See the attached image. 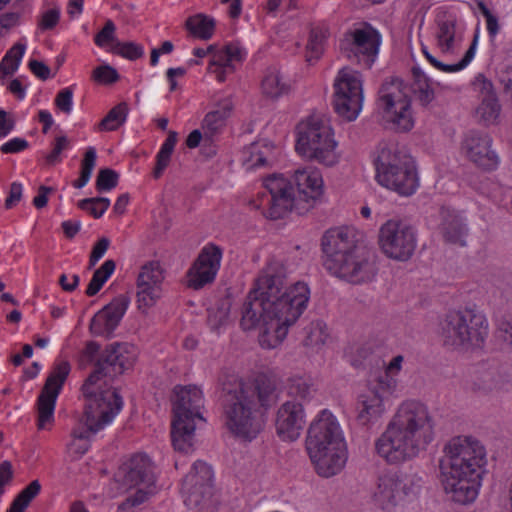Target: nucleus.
<instances>
[{
	"label": "nucleus",
	"mask_w": 512,
	"mask_h": 512,
	"mask_svg": "<svg viewBox=\"0 0 512 512\" xmlns=\"http://www.w3.org/2000/svg\"><path fill=\"white\" fill-rule=\"evenodd\" d=\"M309 299L307 283L297 281L288 285L286 266L281 260L271 258L259 272L254 288L243 303L240 325L244 330L261 326L260 345L276 348L303 314Z\"/></svg>",
	"instance_id": "1"
},
{
	"label": "nucleus",
	"mask_w": 512,
	"mask_h": 512,
	"mask_svg": "<svg viewBox=\"0 0 512 512\" xmlns=\"http://www.w3.org/2000/svg\"><path fill=\"white\" fill-rule=\"evenodd\" d=\"M218 385L225 427L239 438H256L262 428L260 410H267L277 400L275 384L264 375L245 382L234 372L223 370Z\"/></svg>",
	"instance_id": "2"
},
{
	"label": "nucleus",
	"mask_w": 512,
	"mask_h": 512,
	"mask_svg": "<svg viewBox=\"0 0 512 512\" xmlns=\"http://www.w3.org/2000/svg\"><path fill=\"white\" fill-rule=\"evenodd\" d=\"M128 345L113 344L96 363L95 370L89 375L82 391L87 398L85 409L79 423L73 428V440L89 441L91 436L112 422L122 408L123 401L116 389L102 390L97 383L104 377L113 379L129 369L132 356Z\"/></svg>",
	"instance_id": "3"
},
{
	"label": "nucleus",
	"mask_w": 512,
	"mask_h": 512,
	"mask_svg": "<svg viewBox=\"0 0 512 512\" xmlns=\"http://www.w3.org/2000/svg\"><path fill=\"white\" fill-rule=\"evenodd\" d=\"M434 423L426 405L403 402L375 442L377 454L390 464L415 458L433 440Z\"/></svg>",
	"instance_id": "4"
},
{
	"label": "nucleus",
	"mask_w": 512,
	"mask_h": 512,
	"mask_svg": "<svg viewBox=\"0 0 512 512\" xmlns=\"http://www.w3.org/2000/svg\"><path fill=\"white\" fill-rule=\"evenodd\" d=\"M439 461L440 480L454 502H473L481 485L482 468L486 464V451L472 437H455L444 448Z\"/></svg>",
	"instance_id": "5"
},
{
	"label": "nucleus",
	"mask_w": 512,
	"mask_h": 512,
	"mask_svg": "<svg viewBox=\"0 0 512 512\" xmlns=\"http://www.w3.org/2000/svg\"><path fill=\"white\" fill-rule=\"evenodd\" d=\"M323 266L338 278L353 284L370 282L377 274L375 254L360 245L355 229L336 227L321 238Z\"/></svg>",
	"instance_id": "6"
},
{
	"label": "nucleus",
	"mask_w": 512,
	"mask_h": 512,
	"mask_svg": "<svg viewBox=\"0 0 512 512\" xmlns=\"http://www.w3.org/2000/svg\"><path fill=\"white\" fill-rule=\"evenodd\" d=\"M306 450L319 476L338 474L346 463L345 443L340 425L328 410L320 412L310 424Z\"/></svg>",
	"instance_id": "7"
},
{
	"label": "nucleus",
	"mask_w": 512,
	"mask_h": 512,
	"mask_svg": "<svg viewBox=\"0 0 512 512\" xmlns=\"http://www.w3.org/2000/svg\"><path fill=\"white\" fill-rule=\"evenodd\" d=\"M173 402L174 418L171 439L175 450L188 452L192 447L195 432V419L204 420L200 409L204 405L203 394L195 385L176 386Z\"/></svg>",
	"instance_id": "8"
},
{
	"label": "nucleus",
	"mask_w": 512,
	"mask_h": 512,
	"mask_svg": "<svg viewBox=\"0 0 512 512\" xmlns=\"http://www.w3.org/2000/svg\"><path fill=\"white\" fill-rule=\"evenodd\" d=\"M376 179L399 195L410 196L418 187L412 158L394 147H383L375 160Z\"/></svg>",
	"instance_id": "9"
},
{
	"label": "nucleus",
	"mask_w": 512,
	"mask_h": 512,
	"mask_svg": "<svg viewBox=\"0 0 512 512\" xmlns=\"http://www.w3.org/2000/svg\"><path fill=\"white\" fill-rule=\"evenodd\" d=\"M297 153L325 166H333L338 162L337 143L333 131L326 120L311 116L297 126Z\"/></svg>",
	"instance_id": "10"
},
{
	"label": "nucleus",
	"mask_w": 512,
	"mask_h": 512,
	"mask_svg": "<svg viewBox=\"0 0 512 512\" xmlns=\"http://www.w3.org/2000/svg\"><path fill=\"white\" fill-rule=\"evenodd\" d=\"M441 335L445 345L479 348L488 335V322L482 313L472 309L452 311L441 322Z\"/></svg>",
	"instance_id": "11"
},
{
	"label": "nucleus",
	"mask_w": 512,
	"mask_h": 512,
	"mask_svg": "<svg viewBox=\"0 0 512 512\" xmlns=\"http://www.w3.org/2000/svg\"><path fill=\"white\" fill-rule=\"evenodd\" d=\"M122 484L127 488H137L119 505V509L128 510L143 504L157 492L155 475L150 459L145 454H135L123 465Z\"/></svg>",
	"instance_id": "12"
},
{
	"label": "nucleus",
	"mask_w": 512,
	"mask_h": 512,
	"mask_svg": "<svg viewBox=\"0 0 512 512\" xmlns=\"http://www.w3.org/2000/svg\"><path fill=\"white\" fill-rule=\"evenodd\" d=\"M332 105L343 119L353 121L359 115L363 102V80L359 72L343 68L333 84Z\"/></svg>",
	"instance_id": "13"
},
{
	"label": "nucleus",
	"mask_w": 512,
	"mask_h": 512,
	"mask_svg": "<svg viewBox=\"0 0 512 512\" xmlns=\"http://www.w3.org/2000/svg\"><path fill=\"white\" fill-rule=\"evenodd\" d=\"M402 85L399 79L384 82L379 89L378 107L397 129L409 131L413 127L411 101L402 91Z\"/></svg>",
	"instance_id": "14"
},
{
	"label": "nucleus",
	"mask_w": 512,
	"mask_h": 512,
	"mask_svg": "<svg viewBox=\"0 0 512 512\" xmlns=\"http://www.w3.org/2000/svg\"><path fill=\"white\" fill-rule=\"evenodd\" d=\"M416 243L414 229L400 220H388L380 228V247L383 253L391 259L409 260L415 251Z\"/></svg>",
	"instance_id": "15"
},
{
	"label": "nucleus",
	"mask_w": 512,
	"mask_h": 512,
	"mask_svg": "<svg viewBox=\"0 0 512 512\" xmlns=\"http://www.w3.org/2000/svg\"><path fill=\"white\" fill-rule=\"evenodd\" d=\"M68 361L56 363L49 373L36 402L37 428L49 429L54 421L56 400L70 373Z\"/></svg>",
	"instance_id": "16"
},
{
	"label": "nucleus",
	"mask_w": 512,
	"mask_h": 512,
	"mask_svg": "<svg viewBox=\"0 0 512 512\" xmlns=\"http://www.w3.org/2000/svg\"><path fill=\"white\" fill-rule=\"evenodd\" d=\"M396 380L387 375L379 376L369 389L359 395L357 400V420L362 425L376 422L385 412L384 399L392 394Z\"/></svg>",
	"instance_id": "17"
},
{
	"label": "nucleus",
	"mask_w": 512,
	"mask_h": 512,
	"mask_svg": "<svg viewBox=\"0 0 512 512\" xmlns=\"http://www.w3.org/2000/svg\"><path fill=\"white\" fill-rule=\"evenodd\" d=\"M293 185L294 212L304 215L320 202L323 195V180L316 170L307 168L295 171L291 180Z\"/></svg>",
	"instance_id": "18"
},
{
	"label": "nucleus",
	"mask_w": 512,
	"mask_h": 512,
	"mask_svg": "<svg viewBox=\"0 0 512 512\" xmlns=\"http://www.w3.org/2000/svg\"><path fill=\"white\" fill-rule=\"evenodd\" d=\"M213 471L203 461H196L182 482V496L189 508L204 506L213 493Z\"/></svg>",
	"instance_id": "19"
},
{
	"label": "nucleus",
	"mask_w": 512,
	"mask_h": 512,
	"mask_svg": "<svg viewBox=\"0 0 512 512\" xmlns=\"http://www.w3.org/2000/svg\"><path fill=\"white\" fill-rule=\"evenodd\" d=\"M349 35V47H342L344 55L349 60L370 69L379 52L380 34L370 24L364 23L361 28L354 29Z\"/></svg>",
	"instance_id": "20"
},
{
	"label": "nucleus",
	"mask_w": 512,
	"mask_h": 512,
	"mask_svg": "<svg viewBox=\"0 0 512 512\" xmlns=\"http://www.w3.org/2000/svg\"><path fill=\"white\" fill-rule=\"evenodd\" d=\"M267 192L260 194L261 203L267 199L268 210L266 216L272 220L283 218L288 212L294 211L293 185L282 176L271 175L264 181Z\"/></svg>",
	"instance_id": "21"
},
{
	"label": "nucleus",
	"mask_w": 512,
	"mask_h": 512,
	"mask_svg": "<svg viewBox=\"0 0 512 512\" xmlns=\"http://www.w3.org/2000/svg\"><path fill=\"white\" fill-rule=\"evenodd\" d=\"M414 493V483L399 471H386L379 475L373 497L383 508L389 509Z\"/></svg>",
	"instance_id": "22"
},
{
	"label": "nucleus",
	"mask_w": 512,
	"mask_h": 512,
	"mask_svg": "<svg viewBox=\"0 0 512 512\" xmlns=\"http://www.w3.org/2000/svg\"><path fill=\"white\" fill-rule=\"evenodd\" d=\"M222 250L213 244L205 246L187 272V286L194 290L214 281L220 267Z\"/></svg>",
	"instance_id": "23"
},
{
	"label": "nucleus",
	"mask_w": 512,
	"mask_h": 512,
	"mask_svg": "<svg viewBox=\"0 0 512 512\" xmlns=\"http://www.w3.org/2000/svg\"><path fill=\"white\" fill-rule=\"evenodd\" d=\"M130 303V298L120 294L99 310L91 319L89 330L95 336L110 338L119 326Z\"/></svg>",
	"instance_id": "24"
},
{
	"label": "nucleus",
	"mask_w": 512,
	"mask_h": 512,
	"mask_svg": "<svg viewBox=\"0 0 512 512\" xmlns=\"http://www.w3.org/2000/svg\"><path fill=\"white\" fill-rule=\"evenodd\" d=\"M492 139L486 133L469 131L463 138L461 149L466 157L485 170H493L498 165V156L491 149Z\"/></svg>",
	"instance_id": "25"
},
{
	"label": "nucleus",
	"mask_w": 512,
	"mask_h": 512,
	"mask_svg": "<svg viewBox=\"0 0 512 512\" xmlns=\"http://www.w3.org/2000/svg\"><path fill=\"white\" fill-rule=\"evenodd\" d=\"M305 422L303 403L298 400L286 401L277 412V434L283 440L294 441L299 438Z\"/></svg>",
	"instance_id": "26"
},
{
	"label": "nucleus",
	"mask_w": 512,
	"mask_h": 512,
	"mask_svg": "<svg viewBox=\"0 0 512 512\" xmlns=\"http://www.w3.org/2000/svg\"><path fill=\"white\" fill-rule=\"evenodd\" d=\"M477 82L480 85L482 100L476 110V114L484 124H494L499 118L501 106L493 91V84L482 75L477 77Z\"/></svg>",
	"instance_id": "27"
},
{
	"label": "nucleus",
	"mask_w": 512,
	"mask_h": 512,
	"mask_svg": "<svg viewBox=\"0 0 512 512\" xmlns=\"http://www.w3.org/2000/svg\"><path fill=\"white\" fill-rule=\"evenodd\" d=\"M440 215L441 223L439 229L444 241L454 245L465 246L468 229L461 217L454 210L447 208H442Z\"/></svg>",
	"instance_id": "28"
},
{
	"label": "nucleus",
	"mask_w": 512,
	"mask_h": 512,
	"mask_svg": "<svg viewBox=\"0 0 512 512\" xmlns=\"http://www.w3.org/2000/svg\"><path fill=\"white\" fill-rule=\"evenodd\" d=\"M232 109L233 104L231 100L224 99L219 103V106L216 110L209 112L205 116L202 123L205 143L212 142L214 137L222 130Z\"/></svg>",
	"instance_id": "29"
},
{
	"label": "nucleus",
	"mask_w": 512,
	"mask_h": 512,
	"mask_svg": "<svg viewBox=\"0 0 512 512\" xmlns=\"http://www.w3.org/2000/svg\"><path fill=\"white\" fill-rule=\"evenodd\" d=\"M413 82L411 92L415 99L424 107L428 106L435 98L434 90L431 88L428 77L419 67L412 68Z\"/></svg>",
	"instance_id": "30"
},
{
	"label": "nucleus",
	"mask_w": 512,
	"mask_h": 512,
	"mask_svg": "<svg viewBox=\"0 0 512 512\" xmlns=\"http://www.w3.org/2000/svg\"><path fill=\"white\" fill-rule=\"evenodd\" d=\"M185 28L195 37L209 40L215 30V20L205 14H196L185 22Z\"/></svg>",
	"instance_id": "31"
},
{
	"label": "nucleus",
	"mask_w": 512,
	"mask_h": 512,
	"mask_svg": "<svg viewBox=\"0 0 512 512\" xmlns=\"http://www.w3.org/2000/svg\"><path fill=\"white\" fill-rule=\"evenodd\" d=\"M263 93L272 99H276L290 91V85L282 81L280 71L276 68L267 70L262 80Z\"/></svg>",
	"instance_id": "32"
},
{
	"label": "nucleus",
	"mask_w": 512,
	"mask_h": 512,
	"mask_svg": "<svg viewBox=\"0 0 512 512\" xmlns=\"http://www.w3.org/2000/svg\"><path fill=\"white\" fill-rule=\"evenodd\" d=\"M177 142V133L175 131H169L168 137L162 144L159 152L156 156V165L153 170V177L158 179L162 176L164 170L170 163L171 155Z\"/></svg>",
	"instance_id": "33"
},
{
	"label": "nucleus",
	"mask_w": 512,
	"mask_h": 512,
	"mask_svg": "<svg viewBox=\"0 0 512 512\" xmlns=\"http://www.w3.org/2000/svg\"><path fill=\"white\" fill-rule=\"evenodd\" d=\"M129 107L126 102H121L114 106L107 115L99 122L100 131H115L122 126L128 116Z\"/></svg>",
	"instance_id": "34"
},
{
	"label": "nucleus",
	"mask_w": 512,
	"mask_h": 512,
	"mask_svg": "<svg viewBox=\"0 0 512 512\" xmlns=\"http://www.w3.org/2000/svg\"><path fill=\"white\" fill-rule=\"evenodd\" d=\"M25 49L26 45L18 42L7 51L0 63L1 78L12 75L17 71Z\"/></svg>",
	"instance_id": "35"
},
{
	"label": "nucleus",
	"mask_w": 512,
	"mask_h": 512,
	"mask_svg": "<svg viewBox=\"0 0 512 512\" xmlns=\"http://www.w3.org/2000/svg\"><path fill=\"white\" fill-rule=\"evenodd\" d=\"M116 268V263L114 260H106L95 272L88 284L86 289V295L92 297L96 295L105 282L109 279V277L113 274Z\"/></svg>",
	"instance_id": "36"
},
{
	"label": "nucleus",
	"mask_w": 512,
	"mask_h": 512,
	"mask_svg": "<svg viewBox=\"0 0 512 512\" xmlns=\"http://www.w3.org/2000/svg\"><path fill=\"white\" fill-rule=\"evenodd\" d=\"M303 344L308 347L322 346L328 337L326 324L321 320L311 322L304 328Z\"/></svg>",
	"instance_id": "37"
},
{
	"label": "nucleus",
	"mask_w": 512,
	"mask_h": 512,
	"mask_svg": "<svg viewBox=\"0 0 512 512\" xmlns=\"http://www.w3.org/2000/svg\"><path fill=\"white\" fill-rule=\"evenodd\" d=\"M245 153L248 155L245 162L249 163L250 167H263L267 165L272 146L261 142L252 143Z\"/></svg>",
	"instance_id": "38"
},
{
	"label": "nucleus",
	"mask_w": 512,
	"mask_h": 512,
	"mask_svg": "<svg viewBox=\"0 0 512 512\" xmlns=\"http://www.w3.org/2000/svg\"><path fill=\"white\" fill-rule=\"evenodd\" d=\"M163 279V271L159 262L152 261L142 267L137 278V284L160 287Z\"/></svg>",
	"instance_id": "39"
},
{
	"label": "nucleus",
	"mask_w": 512,
	"mask_h": 512,
	"mask_svg": "<svg viewBox=\"0 0 512 512\" xmlns=\"http://www.w3.org/2000/svg\"><path fill=\"white\" fill-rule=\"evenodd\" d=\"M325 32L319 28H313L310 31L309 40L306 46V61L312 63L320 58L323 53V43Z\"/></svg>",
	"instance_id": "40"
},
{
	"label": "nucleus",
	"mask_w": 512,
	"mask_h": 512,
	"mask_svg": "<svg viewBox=\"0 0 512 512\" xmlns=\"http://www.w3.org/2000/svg\"><path fill=\"white\" fill-rule=\"evenodd\" d=\"M230 301L220 300L216 307L208 309V324L213 330H218L221 326L225 325L229 318Z\"/></svg>",
	"instance_id": "41"
},
{
	"label": "nucleus",
	"mask_w": 512,
	"mask_h": 512,
	"mask_svg": "<svg viewBox=\"0 0 512 512\" xmlns=\"http://www.w3.org/2000/svg\"><path fill=\"white\" fill-rule=\"evenodd\" d=\"M110 52L131 61L137 60L144 55L143 46L132 41H115L110 48Z\"/></svg>",
	"instance_id": "42"
},
{
	"label": "nucleus",
	"mask_w": 512,
	"mask_h": 512,
	"mask_svg": "<svg viewBox=\"0 0 512 512\" xmlns=\"http://www.w3.org/2000/svg\"><path fill=\"white\" fill-rule=\"evenodd\" d=\"M137 303L141 310L148 309L155 305L160 297V287L137 284Z\"/></svg>",
	"instance_id": "43"
},
{
	"label": "nucleus",
	"mask_w": 512,
	"mask_h": 512,
	"mask_svg": "<svg viewBox=\"0 0 512 512\" xmlns=\"http://www.w3.org/2000/svg\"><path fill=\"white\" fill-rule=\"evenodd\" d=\"M110 206V200L106 197L85 198L78 202V207L88 211L94 218H100Z\"/></svg>",
	"instance_id": "44"
},
{
	"label": "nucleus",
	"mask_w": 512,
	"mask_h": 512,
	"mask_svg": "<svg viewBox=\"0 0 512 512\" xmlns=\"http://www.w3.org/2000/svg\"><path fill=\"white\" fill-rule=\"evenodd\" d=\"M314 390L312 385L302 377H296L290 380L288 387L289 396L301 401L308 400L312 397Z\"/></svg>",
	"instance_id": "45"
},
{
	"label": "nucleus",
	"mask_w": 512,
	"mask_h": 512,
	"mask_svg": "<svg viewBox=\"0 0 512 512\" xmlns=\"http://www.w3.org/2000/svg\"><path fill=\"white\" fill-rule=\"evenodd\" d=\"M455 23L453 21H442L438 24L437 39L442 50L450 51L454 44Z\"/></svg>",
	"instance_id": "46"
},
{
	"label": "nucleus",
	"mask_w": 512,
	"mask_h": 512,
	"mask_svg": "<svg viewBox=\"0 0 512 512\" xmlns=\"http://www.w3.org/2000/svg\"><path fill=\"white\" fill-rule=\"evenodd\" d=\"M119 174L111 168L99 170L96 179V189L99 192L110 191L118 185Z\"/></svg>",
	"instance_id": "47"
},
{
	"label": "nucleus",
	"mask_w": 512,
	"mask_h": 512,
	"mask_svg": "<svg viewBox=\"0 0 512 512\" xmlns=\"http://www.w3.org/2000/svg\"><path fill=\"white\" fill-rule=\"evenodd\" d=\"M114 344L128 345L129 346V349L127 350L128 351L127 353L132 356V363H131V366L129 367V368H131L133 366L134 361H135L134 347L131 344H129V343L114 342ZM112 345H113V343H112ZM110 346H111V344L107 345L106 348L101 353H99L100 352V344H98L95 341L87 342L86 347H85L84 352H83L85 357L87 358V360L92 362L95 359V357L98 356L97 360L94 363V369L96 368L97 361L101 358V356L106 352V350Z\"/></svg>",
	"instance_id": "48"
},
{
	"label": "nucleus",
	"mask_w": 512,
	"mask_h": 512,
	"mask_svg": "<svg viewBox=\"0 0 512 512\" xmlns=\"http://www.w3.org/2000/svg\"><path fill=\"white\" fill-rule=\"evenodd\" d=\"M70 141L65 135L57 136L53 143L50 153L45 156V164L49 167L55 166L61 162V153L68 149Z\"/></svg>",
	"instance_id": "49"
},
{
	"label": "nucleus",
	"mask_w": 512,
	"mask_h": 512,
	"mask_svg": "<svg viewBox=\"0 0 512 512\" xmlns=\"http://www.w3.org/2000/svg\"><path fill=\"white\" fill-rule=\"evenodd\" d=\"M92 79L100 84L109 85L119 80V74L114 67L103 64L93 70Z\"/></svg>",
	"instance_id": "50"
},
{
	"label": "nucleus",
	"mask_w": 512,
	"mask_h": 512,
	"mask_svg": "<svg viewBox=\"0 0 512 512\" xmlns=\"http://www.w3.org/2000/svg\"><path fill=\"white\" fill-rule=\"evenodd\" d=\"M116 26L112 20H107L104 27L95 35L94 42L99 47H104L107 43L118 41L115 37Z\"/></svg>",
	"instance_id": "51"
},
{
	"label": "nucleus",
	"mask_w": 512,
	"mask_h": 512,
	"mask_svg": "<svg viewBox=\"0 0 512 512\" xmlns=\"http://www.w3.org/2000/svg\"><path fill=\"white\" fill-rule=\"evenodd\" d=\"M97 153L94 147H88L81 161L80 175L90 179L96 165Z\"/></svg>",
	"instance_id": "52"
},
{
	"label": "nucleus",
	"mask_w": 512,
	"mask_h": 512,
	"mask_svg": "<svg viewBox=\"0 0 512 512\" xmlns=\"http://www.w3.org/2000/svg\"><path fill=\"white\" fill-rule=\"evenodd\" d=\"M73 90L64 88L60 90L55 98L56 107L63 113L69 114L72 110Z\"/></svg>",
	"instance_id": "53"
},
{
	"label": "nucleus",
	"mask_w": 512,
	"mask_h": 512,
	"mask_svg": "<svg viewBox=\"0 0 512 512\" xmlns=\"http://www.w3.org/2000/svg\"><path fill=\"white\" fill-rule=\"evenodd\" d=\"M478 7L480 12L486 19L487 31L490 38H494L498 34L500 28L498 18L491 13V11L483 2H479Z\"/></svg>",
	"instance_id": "54"
},
{
	"label": "nucleus",
	"mask_w": 512,
	"mask_h": 512,
	"mask_svg": "<svg viewBox=\"0 0 512 512\" xmlns=\"http://www.w3.org/2000/svg\"><path fill=\"white\" fill-rule=\"evenodd\" d=\"M40 491V482L38 480H33L16 497L19 501H22L24 505H29L30 502L40 493Z\"/></svg>",
	"instance_id": "55"
},
{
	"label": "nucleus",
	"mask_w": 512,
	"mask_h": 512,
	"mask_svg": "<svg viewBox=\"0 0 512 512\" xmlns=\"http://www.w3.org/2000/svg\"><path fill=\"white\" fill-rule=\"evenodd\" d=\"M478 35L476 34L473 38V41L466 51L463 58L456 64H449V72H457L465 68L473 59L475 55L476 45H477Z\"/></svg>",
	"instance_id": "56"
},
{
	"label": "nucleus",
	"mask_w": 512,
	"mask_h": 512,
	"mask_svg": "<svg viewBox=\"0 0 512 512\" xmlns=\"http://www.w3.org/2000/svg\"><path fill=\"white\" fill-rule=\"evenodd\" d=\"M14 476V470L12 463L8 460H5L0 463V497L4 493V487L8 485Z\"/></svg>",
	"instance_id": "57"
},
{
	"label": "nucleus",
	"mask_w": 512,
	"mask_h": 512,
	"mask_svg": "<svg viewBox=\"0 0 512 512\" xmlns=\"http://www.w3.org/2000/svg\"><path fill=\"white\" fill-rule=\"evenodd\" d=\"M60 12L58 9H50L46 11L40 21L39 27L42 30H51L53 29L59 22Z\"/></svg>",
	"instance_id": "58"
},
{
	"label": "nucleus",
	"mask_w": 512,
	"mask_h": 512,
	"mask_svg": "<svg viewBox=\"0 0 512 512\" xmlns=\"http://www.w3.org/2000/svg\"><path fill=\"white\" fill-rule=\"evenodd\" d=\"M29 146L27 140L23 138H13L4 143L0 147V151L4 154L18 153L25 150Z\"/></svg>",
	"instance_id": "59"
},
{
	"label": "nucleus",
	"mask_w": 512,
	"mask_h": 512,
	"mask_svg": "<svg viewBox=\"0 0 512 512\" xmlns=\"http://www.w3.org/2000/svg\"><path fill=\"white\" fill-rule=\"evenodd\" d=\"M28 67L31 72L41 80H47L50 78V68L42 61L32 59L28 63Z\"/></svg>",
	"instance_id": "60"
},
{
	"label": "nucleus",
	"mask_w": 512,
	"mask_h": 512,
	"mask_svg": "<svg viewBox=\"0 0 512 512\" xmlns=\"http://www.w3.org/2000/svg\"><path fill=\"white\" fill-rule=\"evenodd\" d=\"M22 198V185L18 182H13L10 185L9 195L5 200V208L11 209Z\"/></svg>",
	"instance_id": "61"
},
{
	"label": "nucleus",
	"mask_w": 512,
	"mask_h": 512,
	"mask_svg": "<svg viewBox=\"0 0 512 512\" xmlns=\"http://www.w3.org/2000/svg\"><path fill=\"white\" fill-rule=\"evenodd\" d=\"M224 49L228 55L230 63L233 61L241 62L246 56L245 50L237 42L227 44Z\"/></svg>",
	"instance_id": "62"
},
{
	"label": "nucleus",
	"mask_w": 512,
	"mask_h": 512,
	"mask_svg": "<svg viewBox=\"0 0 512 512\" xmlns=\"http://www.w3.org/2000/svg\"><path fill=\"white\" fill-rule=\"evenodd\" d=\"M497 337L512 347V320L499 323Z\"/></svg>",
	"instance_id": "63"
},
{
	"label": "nucleus",
	"mask_w": 512,
	"mask_h": 512,
	"mask_svg": "<svg viewBox=\"0 0 512 512\" xmlns=\"http://www.w3.org/2000/svg\"><path fill=\"white\" fill-rule=\"evenodd\" d=\"M53 191L52 187L41 185L38 188V195L33 199V205L37 209L44 208L48 203V194Z\"/></svg>",
	"instance_id": "64"
}]
</instances>
